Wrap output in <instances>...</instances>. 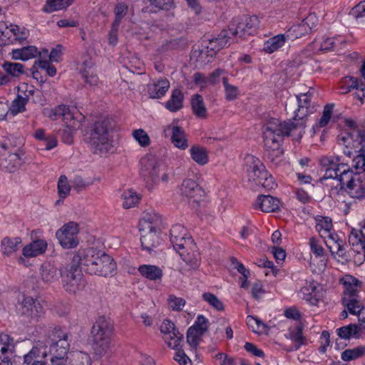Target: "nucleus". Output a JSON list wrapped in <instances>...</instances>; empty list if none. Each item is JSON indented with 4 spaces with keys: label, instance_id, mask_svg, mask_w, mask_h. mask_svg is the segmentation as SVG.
<instances>
[{
    "label": "nucleus",
    "instance_id": "nucleus-1",
    "mask_svg": "<svg viewBox=\"0 0 365 365\" xmlns=\"http://www.w3.org/2000/svg\"><path fill=\"white\" fill-rule=\"evenodd\" d=\"M73 262H81L85 272L91 275L108 277L112 275L116 269V264L110 255L94 248L75 252Z\"/></svg>",
    "mask_w": 365,
    "mask_h": 365
},
{
    "label": "nucleus",
    "instance_id": "nucleus-2",
    "mask_svg": "<svg viewBox=\"0 0 365 365\" xmlns=\"http://www.w3.org/2000/svg\"><path fill=\"white\" fill-rule=\"evenodd\" d=\"M114 128L115 122L108 117H101L93 123L89 142L96 153L107 155L115 152Z\"/></svg>",
    "mask_w": 365,
    "mask_h": 365
},
{
    "label": "nucleus",
    "instance_id": "nucleus-3",
    "mask_svg": "<svg viewBox=\"0 0 365 365\" xmlns=\"http://www.w3.org/2000/svg\"><path fill=\"white\" fill-rule=\"evenodd\" d=\"M112 333L113 326L110 321L105 317H99L91 329L93 354L97 359H108L113 355Z\"/></svg>",
    "mask_w": 365,
    "mask_h": 365
},
{
    "label": "nucleus",
    "instance_id": "nucleus-4",
    "mask_svg": "<svg viewBox=\"0 0 365 365\" xmlns=\"http://www.w3.org/2000/svg\"><path fill=\"white\" fill-rule=\"evenodd\" d=\"M334 172L341 187L351 197L360 199L365 197V174L354 172L347 163H339Z\"/></svg>",
    "mask_w": 365,
    "mask_h": 365
},
{
    "label": "nucleus",
    "instance_id": "nucleus-5",
    "mask_svg": "<svg viewBox=\"0 0 365 365\" xmlns=\"http://www.w3.org/2000/svg\"><path fill=\"white\" fill-rule=\"evenodd\" d=\"M158 215L154 212L145 211L139 220L138 229L143 250L149 253L160 243V230L158 227Z\"/></svg>",
    "mask_w": 365,
    "mask_h": 365
},
{
    "label": "nucleus",
    "instance_id": "nucleus-6",
    "mask_svg": "<svg viewBox=\"0 0 365 365\" xmlns=\"http://www.w3.org/2000/svg\"><path fill=\"white\" fill-rule=\"evenodd\" d=\"M247 168V178L250 182L261 186L266 190H272L277 187L272 176L266 170L262 163L253 155H247L245 158Z\"/></svg>",
    "mask_w": 365,
    "mask_h": 365
},
{
    "label": "nucleus",
    "instance_id": "nucleus-7",
    "mask_svg": "<svg viewBox=\"0 0 365 365\" xmlns=\"http://www.w3.org/2000/svg\"><path fill=\"white\" fill-rule=\"evenodd\" d=\"M142 168L148 173L146 187L152 190L153 187L160 181L163 184H167L170 181V175L165 170L158 160L153 155H146L141 160Z\"/></svg>",
    "mask_w": 365,
    "mask_h": 365
},
{
    "label": "nucleus",
    "instance_id": "nucleus-8",
    "mask_svg": "<svg viewBox=\"0 0 365 365\" xmlns=\"http://www.w3.org/2000/svg\"><path fill=\"white\" fill-rule=\"evenodd\" d=\"M285 126L278 119L269 120L263 128L264 146L269 150H278L280 143L285 133Z\"/></svg>",
    "mask_w": 365,
    "mask_h": 365
},
{
    "label": "nucleus",
    "instance_id": "nucleus-9",
    "mask_svg": "<svg viewBox=\"0 0 365 365\" xmlns=\"http://www.w3.org/2000/svg\"><path fill=\"white\" fill-rule=\"evenodd\" d=\"M348 242L354 252L353 262L359 266L365 261V222L361 228H352Z\"/></svg>",
    "mask_w": 365,
    "mask_h": 365
},
{
    "label": "nucleus",
    "instance_id": "nucleus-10",
    "mask_svg": "<svg viewBox=\"0 0 365 365\" xmlns=\"http://www.w3.org/2000/svg\"><path fill=\"white\" fill-rule=\"evenodd\" d=\"M365 134L361 130H354L339 138V143L345 146L344 154L349 158L354 154L364 153Z\"/></svg>",
    "mask_w": 365,
    "mask_h": 365
},
{
    "label": "nucleus",
    "instance_id": "nucleus-11",
    "mask_svg": "<svg viewBox=\"0 0 365 365\" xmlns=\"http://www.w3.org/2000/svg\"><path fill=\"white\" fill-rule=\"evenodd\" d=\"M79 232V225L76 222L71 221L56 231V237L63 248L73 249L78 245Z\"/></svg>",
    "mask_w": 365,
    "mask_h": 365
},
{
    "label": "nucleus",
    "instance_id": "nucleus-12",
    "mask_svg": "<svg viewBox=\"0 0 365 365\" xmlns=\"http://www.w3.org/2000/svg\"><path fill=\"white\" fill-rule=\"evenodd\" d=\"M283 124L287 135H291L295 140L301 139L303 135L305 138H312L315 133V125L305 118L294 116L292 122Z\"/></svg>",
    "mask_w": 365,
    "mask_h": 365
},
{
    "label": "nucleus",
    "instance_id": "nucleus-13",
    "mask_svg": "<svg viewBox=\"0 0 365 365\" xmlns=\"http://www.w3.org/2000/svg\"><path fill=\"white\" fill-rule=\"evenodd\" d=\"M312 99V93L311 92L300 93L294 99L289 101L287 105V110L293 112L294 116L298 117V118H305L313 112L314 106Z\"/></svg>",
    "mask_w": 365,
    "mask_h": 365
},
{
    "label": "nucleus",
    "instance_id": "nucleus-14",
    "mask_svg": "<svg viewBox=\"0 0 365 365\" xmlns=\"http://www.w3.org/2000/svg\"><path fill=\"white\" fill-rule=\"evenodd\" d=\"M20 314L29 322H38L43 314L40 302L32 297L23 295L19 309Z\"/></svg>",
    "mask_w": 365,
    "mask_h": 365
},
{
    "label": "nucleus",
    "instance_id": "nucleus-15",
    "mask_svg": "<svg viewBox=\"0 0 365 365\" xmlns=\"http://www.w3.org/2000/svg\"><path fill=\"white\" fill-rule=\"evenodd\" d=\"M175 251L190 269H196L200 267L201 262L200 253L194 241H188L187 244Z\"/></svg>",
    "mask_w": 365,
    "mask_h": 365
},
{
    "label": "nucleus",
    "instance_id": "nucleus-16",
    "mask_svg": "<svg viewBox=\"0 0 365 365\" xmlns=\"http://www.w3.org/2000/svg\"><path fill=\"white\" fill-rule=\"evenodd\" d=\"M180 192L181 195L192 199L197 205L203 201L206 196L204 189L195 180L188 178L182 180L180 185Z\"/></svg>",
    "mask_w": 365,
    "mask_h": 365
},
{
    "label": "nucleus",
    "instance_id": "nucleus-17",
    "mask_svg": "<svg viewBox=\"0 0 365 365\" xmlns=\"http://www.w3.org/2000/svg\"><path fill=\"white\" fill-rule=\"evenodd\" d=\"M259 24L258 18L255 16L246 17L237 24H232L229 30L233 36L244 37L246 35H252L257 29Z\"/></svg>",
    "mask_w": 365,
    "mask_h": 365
},
{
    "label": "nucleus",
    "instance_id": "nucleus-18",
    "mask_svg": "<svg viewBox=\"0 0 365 365\" xmlns=\"http://www.w3.org/2000/svg\"><path fill=\"white\" fill-rule=\"evenodd\" d=\"M47 247L46 240L43 239L33 240L22 248L21 255L19 257L18 262L24 264L26 259L36 257L43 254Z\"/></svg>",
    "mask_w": 365,
    "mask_h": 365
},
{
    "label": "nucleus",
    "instance_id": "nucleus-19",
    "mask_svg": "<svg viewBox=\"0 0 365 365\" xmlns=\"http://www.w3.org/2000/svg\"><path fill=\"white\" fill-rule=\"evenodd\" d=\"M28 86L24 84L19 87V91H24V94L18 93L16 98L12 101L9 111L14 115L23 113L26 110V104L27 103L29 96L34 94V90H28Z\"/></svg>",
    "mask_w": 365,
    "mask_h": 365
},
{
    "label": "nucleus",
    "instance_id": "nucleus-20",
    "mask_svg": "<svg viewBox=\"0 0 365 365\" xmlns=\"http://www.w3.org/2000/svg\"><path fill=\"white\" fill-rule=\"evenodd\" d=\"M188 241H193L187 234L186 229L181 225H175L170 230V242L175 250L187 244Z\"/></svg>",
    "mask_w": 365,
    "mask_h": 365
},
{
    "label": "nucleus",
    "instance_id": "nucleus-21",
    "mask_svg": "<svg viewBox=\"0 0 365 365\" xmlns=\"http://www.w3.org/2000/svg\"><path fill=\"white\" fill-rule=\"evenodd\" d=\"M58 339H53L52 344L48 348V355L65 356H67V352L69 349V344L68 342V335L66 333H61L58 334Z\"/></svg>",
    "mask_w": 365,
    "mask_h": 365
},
{
    "label": "nucleus",
    "instance_id": "nucleus-22",
    "mask_svg": "<svg viewBox=\"0 0 365 365\" xmlns=\"http://www.w3.org/2000/svg\"><path fill=\"white\" fill-rule=\"evenodd\" d=\"M280 202L277 198L269 195H260L258 196L255 207L264 212H273L279 210Z\"/></svg>",
    "mask_w": 365,
    "mask_h": 365
},
{
    "label": "nucleus",
    "instance_id": "nucleus-23",
    "mask_svg": "<svg viewBox=\"0 0 365 365\" xmlns=\"http://www.w3.org/2000/svg\"><path fill=\"white\" fill-rule=\"evenodd\" d=\"M48 356V346L46 343L41 341L36 342L31 351L24 355V363L27 364H33L36 359L46 358Z\"/></svg>",
    "mask_w": 365,
    "mask_h": 365
},
{
    "label": "nucleus",
    "instance_id": "nucleus-24",
    "mask_svg": "<svg viewBox=\"0 0 365 365\" xmlns=\"http://www.w3.org/2000/svg\"><path fill=\"white\" fill-rule=\"evenodd\" d=\"M212 48L207 46L202 48L195 49L191 54V60L199 66L209 63L215 56Z\"/></svg>",
    "mask_w": 365,
    "mask_h": 365
},
{
    "label": "nucleus",
    "instance_id": "nucleus-25",
    "mask_svg": "<svg viewBox=\"0 0 365 365\" xmlns=\"http://www.w3.org/2000/svg\"><path fill=\"white\" fill-rule=\"evenodd\" d=\"M39 277L45 284H53L58 279V269L49 263H44L39 269Z\"/></svg>",
    "mask_w": 365,
    "mask_h": 365
},
{
    "label": "nucleus",
    "instance_id": "nucleus-26",
    "mask_svg": "<svg viewBox=\"0 0 365 365\" xmlns=\"http://www.w3.org/2000/svg\"><path fill=\"white\" fill-rule=\"evenodd\" d=\"M22 245V238L21 237H5L1 242L2 254L4 256L9 257L16 252Z\"/></svg>",
    "mask_w": 365,
    "mask_h": 365
},
{
    "label": "nucleus",
    "instance_id": "nucleus-27",
    "mask_svg": "<svg viewBox=\"0 0 365 365\" xmlns=\"http://www.w3.org/2000/svg\"><path fill=\"white\" fill-rule=\"evenodd\" d=\"M172 131L171 140L175 147L185 150L188 147V140L184 130L178 125H169L168 127Z\"/></svg>",
    "mask_w": 365,
    "mask_h": 365
},
{
    "label": "nucleus",
    "instance_id": "nucleus-28",
    "mask_svg": "<svg viewBox=\"0 0 365 365\" xmlns=\"http://www.w3.org/2000/svg\"><path fill=\"white\" fill-rule=\"evenodd\" d=\"M189 153L192 160L200 166H204L209 162V152L202 146L198 145L191 146Z\"/></svg>",
    "mask_w": 365,
    "mask_h": 365
},
{
    "label": "nucleus",
    "instance_id": "nucleus-29",
    "mask_svg": "<svg viewBox=\"0 0 365 365\" xmlns=\"http://www.w3.org/2000/svg\"><path fill=\"white\" fill-rule=\"evenodd\" d=\"M43 115L52 120H56L60 118L62 119H71V112L65 106H59L55 108H46L43 111Z\"/></svg>",
    "mask_w": 365,
    "mask_h": 365
},
{
    "label": "nucleus",
    "instance_id": "nucleus-30",
    "mask_svg": "<svg viewBox=\"0 0 365 365\" xmlns=\"http://www.w3.org/2000/svg\"><path fill=\"white\" fill-rule=\"evenodd\" d=\"M222 82L225 100L229 102L237 100L240 95L239 87L227 77H222Z\"/></svg>",
    "mask_w": 365,
    "mask_h": 365
},
{
    "label": "nucleus",
    "instance_id": "nucleus-31",
    "mask_svg": "<svg viewBox=\"0 0 365 365\" xmlns=\"http://www.w3.org/2000/svg\"><path fill=\"white\" fill-rule=\"evenodd\" d=\"M81 279L82 278L66 274L63 277L62 280V285L64 290L70 294H76L84 287Z\"/></svg>",
    "mask_w": 365,
    "mask_h": 365
},
{
    "label": "nucleus",
    "instance_id": "nucleus-32",
    "mask_svg": "<svg viewBox=\"0 0 365 365\" xmlns=\"http://www.w3.org/2000/svg\"><path fill=\"white\" fill-rule=\"evenodd\" d=\"M120 197L122 207L126 210L136 207L141 199V196L132 189L124 190Z\"/></svg>",
    "mask_w": 365,
    "mask_h": 365
},
{
    "label": "nucleus",
    "instance_id": "nucleus-33",
    "mask_svg": "<svg viewBox=\"0 0 365 365\" xmlns=\"http://www.w3.org/2000/svg\"><path fill=\"white\" fill-rule=\"evenodd\" d=\"M140 274L150 280H160L163 277V270L157 266L144 264L138 267Z\"/></svg>",
    "mask_w": 365,
    "mask_h": 365
},
{
    "label": "nucleus",
    "instance_id": "nucleus-34",
    "mask_svg": "<svg viewBox=\"0 0 365 365\" xmlns=\"http://www.w3.org/2000/svg\"><path fill=\"white\" fill-rule=\"evenodd\" d=\"M38 53L35 46H26L12 51V58L14 60L26 61L30 58H35Z\"/></svg>",
    "mask_w": 365,
    "mask_h": 365
},
{
    "label": "nucleus",
    "instance_id": "nucleus-35",
    "mask_svg": "<svg viewBox=\"0 0 365 365\" xmlns=\"http://www.w3.org/2000/svg\"><path fill=\"white\" fill-rule=\"evenodd\" d=\"M183 94L179 89H175L170 99L165 103V108L171 112H176L183 106Z\"/></svg>",
    "mask_w": 365,
    "mask_h": 365
},
{
    "label": "nucleus",
    "instance_id": "nucleus-36",
    "mask_svg": "<svg viewBox=\"0 0 365 365\" xmlns=\"http://www.w3.org/2000/svg\"><path fill=\"white\" fill-rule=\"evenodd\" d=\"M68 365H91L90 356L83 351H71L68 355Z\"/></svg>",
    "mask_w": 365,
    "mask_h": 365
},
{
    "label": "nucleus",
    "instance_id": "nucleus-37",
    "mask_svg": "<svg viewBox=\"0 0 365 365\" xmlns=\"http://www.w3.org/2000/svg\"><path fill=\"white\" fill-rule=\"evenodd\" d=\"M170 88V83L166 79H161L154 83L150 87V96L153 98L163 96Z\"/></svg>",
    "mask_w": 365,
    "mask_h": 365
},
{
    "label": "nucleus",
    "instance_id": "nucleus-38",
    "mask_svg": "<svg viewBox=\"0 0 365 365\" xmlns=\"http://www.w3.org/2000/svg\"><path fill=\"white\" fill-rule=\"evenodd\" d=\"M286 42V37L283 34H279L270 38L264 45V51L268 53H272L282 47Z\"/></svg>",
    "mask_w": 365,
    "mask_h": 365
},
{
    "label": "nucleus",
    "instance_id": "nucleus-39",
    "mask_svg": "<svg viewBox=\"0 0 365 365\" xmlns=\"http://www.w3.org/2000/svg\"><path fill=\"white\" fill-rule=\"evenodd\" d=\"M72 2L73 0H46L42 10L46 13H52L67 8Z\"/></svg>",
    "mask_w": 365,
    "mask_h": 365
},
{
    "label": "nucleus",
    "instance_id": "nucleus-40",
    "mask_svg": "<svg viewBox=\"0 0 365 365\" xmlns=\"http://www.w3.org/2000/svg\"><path fill=\"white\" fill-rule=\"evenodd\" d=\"M192 109L195 115L200 118H205L207 116V110L201 96L197 94L192 96L191 99Z\"/></svg>",
    "mask_w": 365,
    "mask_h": 365
},
{
    "label": "nucleus",
    "instance_id": "nucleus-41",
    "mask_svg": "<svg viewBox=\"0 0 365 365\" xmlns=\"http://www.w3.org/2000/svg\"><path fill=\"white\" fill-rule=\"evenodd\" d=\"M338 335L344 339H348L351 337L359 339L361 336L356 324H351L339 328L338 329Z\"/></svg>",
    "mask_w": 365,
    "mask_h": 365
},
{
    "label": "nucleus",
    "instance_id": "nucleus-42",
    "mask_svg": "<svg viewBox=\"0 0 365 365\" xmlns=\"http://www.w3.org/2000/svg\"><path fill=\"white\" fill-rule=\"evenodd\" d=\"M2 68L7 74L14 78H19L24 73V66L19 63L6 61L3 63Z\"/></svg>",
    "mask_w": 365,
    "mask_h": 365
},
{
    "label": "nucleus",
    "instance_id": "nucleus-43",
    "mask_svg": "<svg viewBox=\"0 0 365 365\" xmlns=\"http://www.w3.org/2000/svg\"><path fill=\"white\" fill-rule=\"evenodd\" d=\"M358 283L359 281L356 279L351 276H346L344 281V284L346 285L344 297L347 299L354 298L357 293L356 287L358 286Z\"/></svg>",
    "mask_w": 365,
    "mask_h": 365
},
{
    "label": "nucleus",
    "instance_id": "nucleus-44",
    "mask_svg": "<svg viewBox=\"0 0 365 365\" xmlns=\"http://www.w3.org/2000/svg\"><path fill=\"white\" fill-rule=\"evenodd\" d=\"M343 304L349 313L354 315H359L364 308L362 303L356 298L347 299L346 297H344Z\"/></svg>",
    "mask_w": 365,
    "mask_h": 365
},
{
    "label": "nucleus",
    "instance_id": "nucleus-45",
    "mask_svg": "<svg viewBox=\"0 0 365 365\" xmlns=\"http://www.w3.org/2000/svg\"><path fill=\"white\" fill-rule=\"evenodd\" d=\"M14 341L9 335L1 333L0 334V352L2 354L6 353H13L14 351Z\"/></svg>",
    "mask_w": 365,
    "mask_h": 365
},
{
    "label": "nucleus",
    "instance_id": "nucleus-46",
    "mask_svg": "<svg viewBox=\"0 0 365 365\" xmlns=\"http://www.w3.org/2000/svg\"><path fill=\"white\" fill-rule=\"evenodd\" d=\"M57 189L58 194L61 199H64L69 195L71 190V186L69 184L68 178L66 175H61L59 177L57 183Z\"/></svg>",
    "mask_w": 365,
    "mask_h": 365
},
{
    "label": "nucleus",
    "instance_id": "nucleus-47",
    "mask_svg": "<svg viewBox=\"0 0 365 365\" xmlns=\"http://www.w3.org/2000/svg\"><path fill=\"white\" fill-rule=\"evenodd\" d=\"M21 165V158L16 153L9 154L4 161V168L10 173L16 171Z\"/></svg>",
    "mask_w": 365,
    "mask_h": 365
},
{
    "label": "nucleus",
    "instance_id": "nucleus-48",
    "mask_svg": "<svg viewBox=\"0 0 365 365\" xmlns=\"http://www.w3.org/2000/svg\"><path fill=\"white\" fill-rule=\"evenodd\" d=\"M331 256L339 262L345 264L349 262L350 256L348 252L346 251L343 242L339 245L336 250L330 251Z\"/></svg>",
    "mask_w": 365,
    "mask_h": 365
},
{
    "label": "nucleus",
    "instance_id": "nucleus-49",
    "mask_svg": "<svg viewBox=\"0 0 365 365\" xmlns=\"http://www.w3.org/2000/svg\"><path fill=\"white\" fill-rule=\"evenodd\" d=\"M202 297L210 306L217 311H223L225 309L222 302L215 294L210 292H205Z\"/></svg>",
    "mask_w": 365,
    "mask_h": 365
},
{
    "label": "nucleus",
    "instance_id": "nucleus-50",
    "mask_svg": "<svg viewBox=\"0 0 365 365\" xmlns=\"http://www.w3.org/2000/svg\"><path fill=\"white\" fill-rule=\"evenodd\" d=\"M132 136L143 148H146L150 144V139L148 134L142 128L134 130L132 132Z\"/></svg>",
    "mask_w": 365,
    "mask_h": 365
},
{
    "label": "nucleus",
    "instance_id": "nucleus-51",
    "mask_svg": "<svg viewBox=\"0 0 365 365\" xmlns=\"http://www.w3.org/2000/svg\"><path fill=\"white\" fill-rule=\"evenodd\" d=\"M365 354V347L359 346L354 349H346L341 353V359L344 361L356 359Z\"/></svg>",
    "mask_w": 365,
    "mask_h": 365
},
{
    "label": "nucleus",
    "instance_id": "nucleus-52",
    "mask_svg": "<svg viewBox=\"0 0 365 365\" xmlns=\"http://www.w3.org/2000/svg\"><path fill=\"white\" fill-rule=\"evenodd\" d=\"M228 45L230 43L227 34H221L217 38L210 41L207 46H212L214 54L216 55L217 51Z\"/></svg>",
    "mask_w": 365,
    "mask_h": 365
},
{
    "label": "nucleus",
    "instance_id": "nucleus-53",
    "mask_svg": "<svg viewBox=\"0 0 365 365\" xmlns=\"http://www.w3.org/2000/svg\"><path fill=\"white\" fill-rule=\"evenodd\" d=\"M186 304V301L182 297L170 295L168 298V308L173 311L180 312Z\"/></svg>",
    "mask_w": 365,
    "mask_h": 365
},
{
    "label": "nucleus",
    "instance_id": "nucleus-54",
    "mask_svg": "<svg viewBox=\"0 0 365 365\" xmlns=\"http://www.w3.org/2000/svg\"><path fill=\"white\" fill-rule=\"evenodd\" d=\"M203 334L195 327H190L187 333V341L193 348H196L200 340V337Z\"/></svg>",
    "mask_w": 365,
    "mask_h": 365
},
{
    "label": "nucleus",
    "instance_id": "nucleus-55",
    "mask_svg": "<svg viewBox=\"0 0 365 365\" xmlns=\"http://www.w3.org/2000/svg\"><path fill=\"white\" fill-rule=\"evenodd\" d=\"M324 294L322 287H313L312 291L309 294V297L307 298V300L309 301L313 305H318L319 302L323 299Z\"/></svg>",
    "mask_w": 365,
    "mask_h": 365
},
{
    "label": "nucleus",
    "instance_id": "nucleus-56",
    "mask_svg": "<svg viewBox=\"0 0 365 365\" xmlns=\"http://www.w3.org/2000/svg\"><path fill=\"white\" fill-rule=\"evenodd\" d=\"M160 332L163 339H170V334L175 333L178 330L175 329V324L168 319H165L160 325Z\"/></svg>",
    "mask_w": 365,
    "mask_h": 365
},
{
    "label": "nucleus",
    "instance_id": "nucleus-57",
    "mask_svg": "<svg viewBox=\"0 0 365 365\" xmlns=\"http://www.w3.org/2000/svg\"><path fill=\"white\" fill-rule=\"evenodd\" d=\"M80 127V123L78 120H71L68 126L63 130V138L67 143H71L72 141L73 134Z\"/></svg>",
    "mask_w": 365,
    "mask_h": 365
},
{
    "label": "nucleus",
    "instance_id": "nucleus-58",
    "mask_svg": "<svg viewBox=\"0 0 365 365\" xmlns=\"http://www.w3.org/2000/svg\"><path fill=\"white\" fill-rule=\"evenodd\" d=\"M290 339L295 341V349H298L304 342V337L302 335V327L298 325L294 330L290 332Z\"/></svg>",
    "mask_w": 365,
    "mask_h": 365
},
{
    "label": "nucleus",
    "instance_id": "nucleus-59",
    "mask_svg": "<svg viewBox=\"0 0 365 365\" xmlns=\"http://www.w3.org/2000/svg\"><path fill=\"white\" fill-rule=\"evenodd\" d=\"M182 338V334H180L178 331H177L175 333L170 334V339H163L170 348L175 349H178V347H181Z\"/></svg>",
    "mask_w": 365,
    "mask_h": 365
},
{
    "label": "nucleus",
    "instance_id": "nucleus-60",
    "mask_svg": "<svg viewBox=\"0 0 365 365\" xmlns=\"http://www.w3.org/2000/svg\"><path fill=\"white\" fill-rule=\"evenodd\" d=\"M128 7L124 4H118L115 9V20L113 22V25L118 26L122 19L126 15Z\"/></svg>",
    "mask_w": 365,
    "mask_h": 365
},
{
    "label": "nucleus",
    "instance_id": "nucleus-61",
    "mask_svg": "<svg viewBox=\"0 0 365 365\" xmlns=\"http://www.w3.org/2000/svg\"><path fill=\"white\" fill-rule=\"evenodd\" d=\"M83 76L85 78L86 82L91 86H97L98 83V77L93 69H88L85 68L83 70Z\"/></svg>",
    "mask_w": 365,
    "mask_h": 365
},
{
    "label": "nucleus",
    "instance_id": "nucleus-62",
    "mask_svg": "<svg viewBox=\"0 0 365 365\" xmlns=\"http://www.w3.org/2000/svg\"><path fill=\"white\" fill-rule=\"evenodd\" d=\"M174 359L180 365H192L190 359L187 356L181 347L175 349Z\"/></svg>",
    "mask_w": 365,
    "mask_h": 365
},
{
    "label": "nucleus",
    "instance_id": "nucleus-63",
    "mask_svg": "<svg viewBox=\"0 0 365 365\" xmlns=\"http://www.w3.org/2000/svg\"><path fill=\"white\" fill-rule=\"evenodd\" d=\"M309 247L312 252L317 257H322L324 254V250L322 247L320 241L315 237L309 240Z\"/></svg>",
    "mask_w": 365,
    "mask_h": 365
},
{
    "label": "nucleus",
    "instance_id": "nucleus-64",
    "mask_svg": "<svg viewBox=\"0 0 365 365\" xmlns=\"http://www.w3.org/2000/svg\"><path fill=\"white\" fill-rule=\"evenodd\" d=\"M327 237H324V242L329 250H336V247L343 242L339 240L338 236L334 234L327 233Z\"/></svg>",
    "mask_w": 365,
    "mask_h": 365
}]
</instances>
